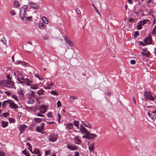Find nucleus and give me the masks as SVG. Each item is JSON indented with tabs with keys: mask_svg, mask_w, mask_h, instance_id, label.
I'll use <instances>...</instances> for the list:
<instances>
[{
	"mask_svg": "<svg viewBox=\"0 0 156 156\" xmlns=\"http://www.w3.org/2000/svg\"><path fill=\"white\" fill-rule=\"evenodd\" d=\"M142 54L143 56H146L147 57H148L150 55V53L148 51L145 53L142 52Z\"/></svg>",
	"mask_w": 156,
	"mask_h": 156,
	"instance_id": "7c9ffc66",
	"label": "nucleus"
},
{
	"mask_svg": "<svg viewBox=\"0 0 156 156\" xmlns=\"http://www.w3.org/2000/svg\"><path fill=\"white\" fill-rule=\"evenodd\" d=\"M38 86L37 85L32 86L30 88L32 89H36L38 88Z\"/></svg>",
	"mask_w": 156,
	"mask_h": 156,
	"instance_id": "58836bf2",
	"label": "nucleus"
},
{
	"mask_svg": "<svg viewBox=\"0 0 156 156\" xmlns=\"http://www.w3.org/2000/svg\"><path fill=\"white\" fill-rule=\"evenodd\" d=\"M149 21V20L147 19L144 20L143 21H140L139 22L142 25H144V24H145L147 21Z\"/></svg>",
	"mask_w": 156,
	"mask_h": 156,
	"instance_id": "5701e85b",
	"label": "nucleus"
},
{
	"mask_svg": "<svg viewBox=\"0 0 156 156\" xmlns=\"http://www.w3.org/2000/svg\"><path fill=\"white\" fill-rule=\"evenodd\" d=\"M4 92L5 94H6L8 96H10V95L11 93L8 91H5Z\"/></svg>",
	"mask_w": 156,
	"mask_h": 156,
	"instance_id": "052dcab7",
	"label": "nucleus"
},
{
	"mask_svg": "<svg viewBox=\"0 0 156 156\" xmlns=\"http://www.w3.org/2000/svg\"><path fill=\"white\" fill-rule=\"evenodd\" d=\"M51 93L54 95H57L58 94L54 90L52 91L51 92Z\"/></svg>",
	"mask_w": 156,
	"mask_h": 156,
	"instance_id": "37998d69",
	"label": "nucleus"
},
{
	"mask_svg": "<svg viewBox=\"0 0 156 156\" xmlns=\"http://www.w3.org/2000/svg\"><path fill=\"white\" fill-rule=\"evenodd\" d=\"M45 124L44 123H42L41 125V126L40 127L41 128L43 129H44V126Z\"/></svg>",
	"mask_w": 156,
	"mask_h": 156,
	"instance_id": "0e129e2a",
	"label": "nucleus"
},
{
	"mask_svg": "<svg viewBox=\"0 0 156 156\" xmlns=\"http://www.w3.org/2000/svg\"><path fill=\"white\" fill-rule=\"evenodd\" d=\"M2 115L4 117H6L7 116V115L6 113H4L2 114Z\"/></svg>",
	"mask_w": 156,
	"mask_h": 156,
	"instance_id": "69168bd1",
	"label": "nucleus"
},
{
	"mask_svg": "<svg viewBox=\"0 0 156 156\" xmlns=\"http://www.w3.org/2000/svg\"><path fill=\"white\" fill-rule=\"evenodd\" d=\"M64 39L69 46L70 47H72L73 45V43L68 39L66 36H64Z\"/></svg>",
	"mask_w": 156,
	"mask_h": 156,
	"instance_id": "9b49d317",
	"label": "nucleus"
},
{
	"mask_svg": "<svg viewBox=\"0 0 156 156\" xmlns=\"http://www.w3.org/2000/svg\"><path fill=\"white\" fill-rule=\"evenodd\" d=\"M38 27L41 29H42L46 27V25L43 23H40L39 24Z\"/></svg>",
	"mask_w": 156,
	"mask_h": 156,
	"instance_id": "c756f323",
	"label": "nucleus"
},
{
	"mask_svg": "<svg viewBox=\"0 0 156 156\" xmlns=\"http://www.w3.org/2000/svg\"><path fill=\"white\" fill-rule=\"evenodd\" d=\"M152 34H156V30L153 29L152 33Z\"/></svg>",
	"mask_w": 156,
	"mask_h": 156,
	"instance_id": "680f3d73",
	"label": "nucleus"
},
{
	"mask_svg": "<svg viewBox=\"0 0 156 156\" xmlns=\"http://www.w3.org/2000/svg\"><path fill=\"white\" fill-rule=\"evenodd\" d=\"M73 124L74 125L76 126L77 129H79V122L78 121L74 120L73 122Z\"/></svg>",
	"mask_w": 156,
	"mask_h": 156,
	"instance_id": "6ab92c4d",
	"label": "nucleus"
},
{
	"mask_svg": "<svg viewBox=\"0 0 156 156\" xmlns=\"http://www.w3.org/2000/svg\"><path fill=\"white\" fill-rule=\"evenodd\" d=\"M25 18L27 20H29L30 21H31L32 19V18L31 16L26 17Z\"/></svg>",
	"mask_w": 156,
	"mask_h": 156,
	"instance_id": "49530a36",
	"label": "nucleus"
},
{
	"mask_svg": "<svg viewBox=\"0 0 156 156\" xmlns=\"http://www.w3.org/2000/svg\"><path fill=\"white\" fill-rule=\"evenodd\" d=\"M12 97L16 101L18 100V98L16 96V95H12Z\"/></svg>",
	"mask_w": 156,
	"mask_h": 156,
	"instance_id": "603ef678",
	"label": "nucleus"
},
{
	"mask_svg": "<svg viewBox=\"0 0 156 156\" xmlns=\"http://www.w3.org/2000/svg\"><path fill=\"white\" fill-rule=\"evenodd\" d=\"M28 151L26 150H24L22 151L23 153L26 156H30L29 154H28Z\"/></svg>",
	"mask_w": 156,
	"mask_h": 156,
	"instance_id": "f704fd0d",
	"label": "nucleus"
},
{
	"mask_svg": "<svg viewBox=\"0 0 156 156\" xmlns=\"http://www.w3.org/2000/svg\"><path fill=\"white\" fill-rule=\"evenodd\" d=\"M80 131L83 134L90 133V131H88L87 129L85 127L83 128V129H80Z\"/></svg>",
	"mask_w": 156,
	"mask_h": 156,
	"instance_id": "2eb2a0df",
	"label": "nucleus"
},
{
	"mask_svg": "<svg viewBox=\"0 0 156 156\" xmlns=\"http://www.w3.org/2000/svg\"><path fill=\"white\" fill-rule=\"evenodd\" d=\"M47 117L48 118H53V116L52 115V113L51 112H49L47 114Z\"/></svg>",
	"mask_w": 156,
	"mask_h": 156,
	"instance_id": "cd10ccee",
	"label": "nucleus"
},
{
	"mask_svg": "<svg viewBox=\"0 0 156 156\" xmlns=\"http://www.w3.org/2000/svg\"><path fill=\"white\" fill-rule=\"evenodd\" d=\"M148 115L152 120L154 121L156 119V110L152 112L151 114L148 112Z\"/></svg>",
	"mask_w": 156,
	"mask_h": 156,
	"instance_id": "0eeeda50",
	"label": "nucleus"
},
{
	"mask_svg": "<svg viewBox=\"0 0 156 156\" xmlns=\"http://www.w3.org/2000/svg\"><path fill=\"white\" fill-rule=\"evenodd\" d=\"M36 130L39 133H41L42 131H43V129L41 128L40 126H37L36 128Z\"/></svg>",
	"mask_w": 156,
	"mask_h": 156,
	"instance_id": "b1692460",
	"label": "nucleus"
},
{
	"mask_svg": "<svg viewBox=\"0 0 156 156\" xmlns=\"http://www.w3.org/2000/svg\"><path fill=\"white\" fill-rule=\"evenodd\" d=\"M89 143H88V146H89V149L90 151H93L94 148V143H92L89 145Z\"/></svg>",
	"mask_w": 156,
	"mask_h": 156,
	"instance_id": "f3484780",
	"label": "nucleus"
},
{
	"mask_svg": "<svg viewBox=\"0 0 156 156\" xmlns=\"http://www.w3.org/2000/svg\"><path fill=\"white\" fill-rule=\"evenodd\" d=\"M49 38V36L47 35H45L43 37V38L44 40H45L48 39Z\"/></svg>",
	"mask_w": 156,
	"mask_h": 156,
	"instance_id": "8fccbe9b",
	"label": "nucleus"
},
{
	"mask_svg": "<svg viewBox=\"0 0 156 156\" xmlns=\"http://www.w3.org/2000/svg\"><path fill=\"white\" fill-rule=\"evenodd\" d=\"M10 13L11 14L12 16H14L16 14V13L14 10L11 11L10 12Z\"/></svg>",
	"mask_w": 156,
	"mask_h": 156,
	"instance_id": "13d9d810",
	"label": "nucleus"
},
{
	"mask_svg": "<svg viewBox=\"0 0 156 156\" xmlns=\"http://www.w3.org/2000/svg\"><path fill=\"white\" fill-rule=\"evenodd\" d=\"M47 107L46 106L42 105L41 106L40 108V112L42 113H44L47 110Z\"/></svg>",
	"mask_w": 156,
	"mask_h": 156,
	"instance_id": "ddd939ff",
	"label": "nucleus"
},
{
	"mask_svg": "<svg viewBox=\"0 0 156 156\" xmlns=\"http://www.w3.org/2000/svg\"><path fill=\"white\" fill-rule=\"evenodd\" d=\"M5 154L2 151H0V156H5Z\"/></svg>",
	"mask_w": 156,
	"mask_h": 156,
	"instance_id": "09e8293b",
	"label": "nucleus"
},
{
	"mask_svg": "<svg viewBox=\"0 0 156 156\" xmlns=\"http://www.w3.org/2000/svg\"><path fill=\"white\" fill-rule=\"evenodd\" d=\"M76 13L78 14H81V12L80 10L79 9V8H77L76 9Z\"/></svg>",
	"mask_w": 156,
	"mask_h": 156,
	"instance_id": "3c124183",
	"label": "nucleus"
},
{
	"mask_svg": "<svg viewBox=\"0 0 156 156\" xmlns=\"http://www.w3.org/2000/svg\"><path fill=\"white\" fill-rule=\"evenodd\" d=\"M97 137V135L94 133H88V139L90 140L94 139L95 138Z\"/></svg>",
	"mask_w": 156,
	"mask_h": 156,
	"instance_id": "4468645a",
	"label": "nucleus"
},
{
	"mask_svg": "<svg viewBox=\"0 0 156 156\" xmlns=\"http://www.w3.org/2000/svg\"><path fill=\"white\" fill-rule=\"evenodd\" d=\"M9 121L10 123L13 122L14 123L15 121V119L13 118H9Z\"/></svg>",
	"mask_w": 156,
	"mask_h": 156,
	"instance_id": "c03bdc74",
	"label": "nucleus"
},
{
	"mask_svg": "<svg viewBox=\"0 0 156 156\" xmlns=\"http://www.w3.org/2000/svg\"><path fill=\"white\" fill-rule=\"evenodd\" d=\"M9 100H8L5 101H4L2 104V106L3 107H5L6 105H7V104H9Z\"/></svg>",
	"mask_w": 156,
	"mask_h": 156,
	"instance_id": "393cba45",
	"label": "nucleus"
},
{
	"mask_svg": "<svg viewBox=\"0 0 156 156\" xmlns=\"http://www.w3.org/2000/svg\"><path fill=\"white\" fill-rule=\"evenodd\" d=\"M1 85L3 87L8 88H11L14 86V83L13 82L10 80H2L0 82Z\"/></svg>",
	"mask_w": 156,
	"mask_h": 156,
	"instance_id": "f03ea898",
	"label": "nucleus"
},
{
	"mask_svg": "<svg viewBox=\"0 0 156 156\" xmlns=\"http://www.w3.org/2000/svg\"><path fill=\"white\" fill-rule=\"evenodd\" d=\"M41 112H39L37 113L36 115L38 116H40V117H44V115H43Z\"/></svg>",
	"mask_w": 156,
	"mask_h": 156,
	"instance_id": "79ce46f5",
	"label": "nucleus"
},
{
	"mask_svg": "<svg viewBox=\"0 0 156 156\" xmlns=\"http://www.w3.org/2000/svg\"><path fill=\"white\" fill-rule=\"evenodd\" d=\"M85 134H86V135L83 136V137L84 138H87L88 139V133H85Z\"/></svg>",
	"mask_w": 156,
	"mask_h": 156,
	"instance_id": "864d4df0",
	"label": "nucleus"
},
{
	"mask_svg": "<svg viewBox=\"0 0 156 156\" xmlns=\"http://www.w3.org/2000/svg\"><path fill=\"white\" fill-rule=\"evenodd\" d=\"M46 85L47 86V87H44L45 89H50L51 88V87H50V86L49 85V83H47L46 84Z\"/></svg>",
	"mask_w": 156,
	"mask_h": 156,
	"instance_id": "a19ab883",
	"label": "nucleus"
},
{
	"mask_svg": "<svg viewBox=\"0 0 156 156\" xmlns=\"http://www.w3.org/2000/svg\"><path fill=\"white\" fill-rule=\"evenodd\" d=\"M39 153H40V151H39V150L38 149H37L36 148H35L34 149L33 152V153H34L35 154H37Z\"/></svg>",
	"mask_w": 156,
	"mask_h": 156,
	"instance_id": "2f4dec72",
	"label": "nucleus"
},
{
	"mask_svg": "<svg viewBox=\"0 0 156 156\" xmlns=\"http://www.w3.org/2000/svg\"><path fill=\"white\" fill-rule=\"evenodd\" d=\"M35 122L39 123L42 121L41 119L39 118H35L34 119Z\"/></svg>",
	"mask_w": 156,
	"mask_h": 156,
	"instance_id": "72a5a7b5",
	"label": "nucleus"
},
{
	"mask_svg": "<svg viewBox=\"0 0 156 156\" xmlns=\"http://www.w3.org/2000/svg\"><path fill=\"white\" fill-rule=\"evenodd\" d=\"M27 126L24 124L20 125L18 128L20 131V134L22 133L27 128Z\"/></svg>",
	"mask_w": 156,
	"mask_h": 156,
	"instance_id": "6e6552de",
	"label": "nucleus"
},
{
	"mask_svg": "<svg viewBox=\"0 0 156 156\" xmlns=\"http://www.w3.org/2000/svg\"><path fill=\"white\" fill-rule=\"evenodd\" d=\"M77 98L74 96H71L69 99L70 101L73 102L74 99H77Z\"/></svg>",
	"mask_w": 156,
	"mask_h": 156,
	"instance_id": "4c0bfd02",
	"label": "nucleus"
},
{
	"mask_svg": "<svg viewBox=\"0 0 156 156\" xmlns=\"http://www.w3.org/2000/svg\"><path fill=\"white\" fill-rule=\"evenodd\" d=\"M17 91H18V92L19 94L21 95L22 96H24V94L23 93V91L21 89H18Z\"/></svg>",
	"mask_w": 156,
	"mask_h": 156,
	"instance_id": "c85d7f7f",
	"label": "nucleus"
},
{
	"mask_svg": "<svg viewBox=\"0 0 156 156\" xmlns=\"http://www.w3.org/2000/svg\"><path fill=\"white\" fill-rule=\"evenodd\" d=\"M128 2L131 4L133 3V1L132 0H128Z\"/></svg>",
	"mask_w": 156,
	"mask_h": 156,
	"instance_id": "338daca9",
	"label": "nucleus"
},
{
	"mask_svg": "<svg viewBox=\"0 0 156 156\" xmlns=\"http://www.w3.org/2000/svg\"><path fill=\"white\" fill-rule=\"evenodd\" d=\"M17 76V80L20 83L25 84L28 86H30L33 83V81L31 80L28 78H25L22 74L18 75Z\"/></svg>",
	"mask_w": 156,
	"mask_h": 156,
	"instance_id": "f257e3e1",
	"label": "nucleus"
},
{
	"mask_svg": "<svg viewBox=\"0 0 156 156\" xmlns=\"http://www.w3.org/2000/svg\"><path fill=\"white\" fill-rule=\"evenodd\" d=\"M93 6L94 9H95V11L98 13V14L100 15V13L98 10V9L96 8L95 5L94 4L93 5Z\"/></svg>",
	"mask_w": 156,
	"mask_h": 156,
	"instance_id": "ea45409f",
	"label": "nucleus"
},
{
	"mask_svg": "<svg viewBox=\"0 0 156 156\" xmlns=\"http://www.w3.org/2000/svg\"><path fill=\"white\" fill-rule=\"evenodd\" d=\"M16 63L20 64H21L22 65H23V66H25L27 65V63H26L24 61H21V60L17 61Z\"/></svg>",
	"mask_w": 156,
	"mask_h": 156,
	"instance_id": "a211bd4d",
	"label": "nucleus"
},
{
	"mask_svg": "<svg viewBox=\"0 0 156 156\" xmlns=\"http://www.w3.org/2000/svg\"><path fill=\"white\" fill-rule=\"evenodd\" d=\"M41 20L43 21V22L45 24H48V21L47 19L45 17H42L41 18Z\"/></svg>",
	"mask_w": 156,
	"mask_h": 156,
	"instance_id": "412c9836",
	"label": "nucleus"
},
{
	"mask_svg": "<svg viewBox=\"0 0 156 156\" xmlns=\"http://www.w3.org/2000/svg\"><path fill=\"white\" fill-rule=\"evenodd\" d=\"M67 148L71 150H78V147L76 145L73 144H68L67 146Z\"/></svg>",
	"mask_w": 156,
	"mask_h": 156,
	"instance_id": "9d476101",
	"label": "nucleus"
},
{
	"mask_svg": "<svg viewBox=\"0 0 156 156\" xmlns=\"http://www.w3.org/2000/svg\"><path fill=\"white\" fill-rule=\"evenodd\" d=\"M82 123L87 127L90 128V125L87 121H82Z\"/></svg>",
	"mask_w": 156,
	"mask_h": 156,
	"instance_id": "4be33fe9",
	"label": "nucleus"
},
{
	"mask_svg": "<svg viewBox=\"0 0 156 156\" xmlns=\"http://www.w3.org/2000/svg\"><path fill=\"white\" fill-rule=\"evenodd\" d=\"M9 106L12 108H14V109H16L18 108V105L15 104L14 102L12 101L11 100H9Z\"/></svg>",
	"mask_w": 156,
	"mask_h": 156,
	"instance_id": "1a4fd4ad",
	"label": "nucleus"
},
{
	"mask_svg": "<svg viewBox=\"0 0 156 156\" xmlns=\"http://www.w3.org/2000/svg\"><path fill=\"white\" fill-rule=\"evenodd\" d=\"M142 25L139 22H138L137 23V28L138 30H140L142 29Z\"/></svg>",
	"mask_w": 156,
	"mask_h": 156,
	"instance_id": "e433bc0d",
	"label": "nucleus"
},
{
	"mask_svg": "<svg viewBox=\"0 0 156 156\" xmlns=\"http://www.w3.org/2000/svg\"><path fill=\"white\" fill-rule=\"evenodd\" d=\"M44 91L43 89H41L37 92V94L39 95H43L44 94Z\"/></svg>",
	"mask_w": 156,
	"mask_h": 156,
	"instance_id": "a878e982",
	"label": "nucleus"
},
{
	"mask_svg": "<svg viewBox=\"0 0 156 156\" xmlns=\"http://www.w3.org/2000/svg\"><path fill=\"white\" fill-rule=\"evenodd\" d=\"M139 44L143 46H145V43H144L142 41H139Z\"/></svg>",
	"mask_w": 156,
	"mask_h": 156,
	"instance_id": "5fc2aeb1",
	"label": "nucleus"
},
{
	"mask_svg": "<svg viewBox=\"0 0 156 156\" xmlns=\"http://www.w3.org/2000/svg\"><path fill=\"white\" fill-rule=\"evenodd\" d=\"M134 20V19H133L130 18V19H129V22H132Z\"/></svg>",
	"mask_w": 156,
	"mask_h": 156,
	"instance_id": "774afa93",
	"label": "nucleus"
},
{
	"mask_svg": "<svg viewBox=\"0 0 156 156\" xmlns=\"http://www.w3.org/2000/svg\"><path fill=\"white\" fill-rule=\"evenodd\" d=\"M57 139V135L55 133H51L48 137V140L52 142L56 141Z\"/></svg>",
	"mask_w": 156,
	"mask_h": 156,
	"instance_id": "423d86ee",
	"label": "nucleus"
},
{
	"mask_svg": "<svg viewBox=\"0 0 156 156\" xmlns=\"http://www.w3.org/2000/svg\"><path fill=\"white\" fill-rule=\"evenodd\" d=\"M144 95L145 99H148L152 101H154V98L149 92L146 91L144 94Z\"/></svg>",
	"mask_w": 156,
	"mask_h": 156,
	"instance_id": "20e7f679",
	"label": "nucleus"
},
{
	"mask_svg": "<svg viewBox=\"0 0 156 156\" xmlns=\"http://www.w3.org/2000/svg\"><path fill=\"white\" fill-rule=\"evenodd\" d=\"M27 8V5H24L20 9V16L22 20H23L25 17L26 12Z\"/></svg>",
	"mask_w": 156,
	"mask_h": 156,
	"instance_id": "7ed1b4c3",
	"label": "nucleus"
},
{
	"mask_svg": "<svg viewBox=\"0 0 156 156\" xmlns=\"http://www.w3.org/2000/svg\"><path fill=\"white\" fill-rule=\"evenodd\" d=\"M74 140L75 141V143L76 144H80L81 143L80 140L77 137L74 138Z\"/></svg>",
	"mask_w": 156,
	"mask_h": 156,
	"instance_id": "aec40b11",
	"label": "nucleus"
},
{
	"mask_svg": "<svg viewBox=\"0 0 156 156\" xmlns=\"http://www.w3.org/2000/svg\"><path fill=\"white\" fill-rule=\"evenodd\" d=\"M139 32L138 31H136L135 33L134 37H137L138 35H139Z\"/></svg>",
	"mask_w": 156,
	"mask_h": 156,
	"instance_id": "a18cd8bd",
	"label": "nucleus"
},
{
	"mask_svg": "<svg viewBox=\"0 0 156 156\" xmlns=\"http://www.w3.org/2000/svg\"><path fill=\"white\" fill-rule=\"evenodd\" d=\"M14 75L15 76V78H17V80L18 79V76H17L18 75L21 74H19L18 73H14Z\"/></svg>",
	"mask_w": 156,
	"mask_h": 156,
	"instance_id": "de8ad7c7",
	"label": "nucleus"
},
{
	"mask_svg": "<svg viewBox=\"0 0 156 156\" xmlns=\"http://www.w3.org/2000/svg\"><path fill=\"white\" fill-rule=\"evenodd\" d=\"M14 5L16 7H19L20 6L19 2L17 1H15L14 3Z\"/></svg>",
	"mask_w": 156,
	"mask_h": 156,
	"instance_id": "c9c22d12",
	"label": "nucleus"
},
{
	"mask_svg": "<svg viewBox=\"0 0 156 156\" xmlns=\"http://www.w3.org/2000/svg\"><path fill=\"white\" fill-rule=\"evenodd\" d=\"M8 122L3 121L2 123V126L3 128L5 127L8 126Z\"/></svg>",
	"mask_w": 156,
	"mask_h": 156,
	"instance_id": "bb28decb",
	"label": "nucleus"
},
{
	"mask_svg": "<svg viewBox=\"0 0 156 156\" xmlns=\"http://www.w3.org/2000/svg\"><path fill=\"white\" fill-rule=\"evenodd\" d=\"M73 124L71 123H68L66 124V128L67 129H73Z\"/></svg>",
	"mask_w": 156,
	"mask_h": 156,
	"instance_id": "dca6fc26",
	"label": "nucleus"
},
{
	"mask_svg": "<svg viewBox=\"0 0 156 156\" xmlns=\"http://www.w3.org/2000/svg\"><path fill=\"white\" fill-rule=\"evenodd\" d=\"M28 149L32 153H33V152L32 151V148L31 147H29L28 148Z\"/></svg>",
	"mask_w": 156,
	"mask_h": 156,
	"instance_id": "e2e57ef3",
	"label": "nucleus"
},
{
	"mask_svg": "<svg viewBox=\"0 0 156 156\" xmlns=\"http://www.w3.org/2000/svg\"><path fill=\"white\" fill-rule=\"evenodd\" d=\"M143 41L147 44H152V40L151 34L148 35L147 37L143 40Z\"/></svg>",
	"mask_w": 156,
	"mask_h": 156,
	"instance_id": "39448f33",
	"label": "nucleus"
},
{
	"mask_svg": "<svg viewBox=\"0 0 156 156\" xmlns=\"http://www.w3.org/2000/svg\"><path fill=\"white\" fill-rule=\"evenodd\" d=\"M29 6L32 8L38 10L39 9V6L36 4L30 2L28 4Z\"/></svg>",
	"mask_w": 156,
	"mask_h": 156,
	"instance_id": "f8f14e48",
	"label": "nucleus"
},
{
	"mask_svg": "<svg viewBox=\"0 0 156 156\" xmlns=\"http://www.w3.org/2000/svg\"><path fill=\"white\" fill-rule=\"evenodd\" d=\"M79 152L76 151L75 152L74 156H79Z\"/></svg>",
	"mask_w": 156,
	"mask_h": 156,
	"instance_id": "bf43d9fd",
	"label": "nucleus"
},
{
	"mask_svg": "<svg viewBox=\"0 0 156 156\" xmlns=\"http://www.w3.org/2000/svg\"><path fill=\"white\" fill-rule=\"evenodd\" d=\"M130 63L132 65H134L136 63V61L134 60H132L130 61Z\"/></svg>",
	"mask_w": 156,
	"mask_h": 156,
	"instance_id": "4d7b16f0",
	"label": "nucleus"
},
{
	"mask_svg": "<svg viewBox=\"0 0 156 156\" xmlns=\"http://www.w3.org/2000/svg\"><path fill=\"white\" fill-rule=\"evenodd\" d=\"M57 105L58 107H59L61 106V103L59 101H57Z\"/></svg>",
	"mask_w": 156,
	"mask_h": 156,
	"instance_id": "6e6d98bb",
	"label": "nucleus"
},
{
	"mask_svg": "<svg viewBox=\"0 0 156 156\" xmlns=\"http://www.w3.org/2000/svg\"><path fill=\"white\" fill-rule=\"evenodd\" d=\"M34 102V100L31 98H29L27 101L28 103L29 104H32Z\"/></svg>",
	"mask_w": 156,
	"mask_h": 156,
	"instance_id": "473e14b6",
	"label": "nucleus"
}]
</instances>
